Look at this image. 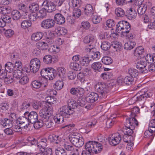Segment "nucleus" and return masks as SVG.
Segmentation results:
<instances>
[{
	"instance_id": "dca6fc26",
	"label": "nucleus",
	"mask_w": 155,
	"mask_h": 155,
	"mask_svg": "<svg viewBox=\"0 0 155 155\" xmlns=\"http://www.w3.org/2000/svg\"><path fill=\"white\" fill-rule=\"evenodd\" d=\"M17 121L19 122V124L21 126V127L26 130H28L29 125V122L28 120L27 117L22 116L19 117L17 119Z\"/></svg>"
},
{
	"instance_id": "4d7b16f0",
	"label": "nucleus",
	"mask_w": 155,
	"mask_h": 155,
	"mask_svg": "<svg viewBox=\"0 0 155 155\" xmlns=\"http://www.w3.org/2000/svg\"><path fill=\"white\" fill-rule=\"evenodd\" d=\"M101 77L104 80H108L112 77V74L109 72L102 73L101 74Z\"/></svg>"
},
{
	"instance_id": "c85d7f7f",
	"label": "nucleus",
	"mask_w": 155,
	"mask_h": 155,
	"mask_svg": "<svg viewBox=\"0 0 155 155\" xmlns=\"http://www.w3.org/2000/svg\"><path fill=\"white\" fill-rule=\"evenodd\" d=\"M60 146L58 145L53 148L55 149L56 155H67L65 150L63 148L60 147Z\"/></svg>"
},
{
	"instance_id": "cd10ccee",
	"label": "nucleus",
	"mask_w": 155,
	"mask_h": 155,
	"mask_svg": "<svg viewBox=\"0 0 155 155\" xmlns=\"http://www.w3.org/2000/svg\"><path fill=\"white\" fill-rule=\"evenodd\" d=\"M127 14L126 15L129 20L134 19L136 16L137 13L132 8H130L127 11Z\"/></svg>"
},
{
	"instance_id": "a211bd4d",
	"label": "nucleus",
	"mask_w": 155,
	"mask_h": 155,
	"mask_svg": "<svg viewBox=\"0 0 155 155\" xmlns=\"http://www.w3.org/2000/svg\"><path fill=\"white\" fill-rule=\"evenodd\" d=\"M56 59L55 57L52 56L49 54L45 55L43 58V62L47 64H50L54 63Z\"/></svg>"
},
{
	"instance_id": "49530a36",
	"label": "nucleus",
	"mask_w": 155,
	"mask_h": 155,
	"mask_svg": "<svg viewBox=\"0 0 155 155\" xmlns=\"http://www.w3.org/2000/svg\"><path fill=\"white\" fill-rule=\"evenodd\" d=\"M134 82V78L130 76H127L124 78V83L127 85H130L133 84Z\"/></svg>"
},
{
	"instance_id": "2f4dec72",
	"label": "nucleus",
	"mask_w": 155,
	"mask_h": 155,
	"mask_svg": "<svg viewBox=\"0 0 155 155\" xmlns=\"http://www.w3.org/2000/svg\"><path fill=\"white\" fill-rule=\"evenodd\" d=\"M47 74L46 75V79L52 80L54 77V69L52 68H48Z\"/></svg>"
},
{
	"instance_id": "37998d69",
	"label": "nucleus",
	"mask_w": 155,
	"mask_h": 155,
	"mask_svg": "<svg viewBox=\"0 0 155 155\" xmlns=\"http://www.w3.org/2000/svg\"><path fill=\"white\" fill-rule=\"evenodd\" d=\"M29 8V10L32 13L38 11L39 9L38 4L35 3H32L30 5Z\"/></svg>"
},
{
	"instance_id": "f8f14e48",
	"label": "nucleus",
	"mask_w": 155,
	"mask_h": 155,
	"mask_svg": "<svg viewBox=\"0 0 155 155\" xmlns=\"http://www.w3.org/2000/svg\"><path fill=\"white\" fill-rule=\"evenodd\" d=\"M64 147L65 149L70 152L71 155H78V149L72 143L66 142L64 144Z\"/></svg>"
},
{
	"instance_id": "f257e3e1",
	"label": "nucleus",
	"mask_w": 155,
	"mask_h": 155,
	"mask_svg": "<svg viewBox=\"0 0 155 155\" xmlns=\"http://www.w3.org/2000/svg\"><path fill=\"white\" fill-rule=\"evenodd\" d=\"M74 113L73 109L68 106H62L59 109L58 114L54 118V120L55 123L59 124L64 121V117L69 118Z\"/></svg>"
},
{
	"instance_id": "69168bd1",
	"label": "nucleus",
	"mask_w": 155,
	"mask_h": 155,
	"mask_svg": "<svg viewBox=\"0 0 155 155\" xmlns=\"http://www.w3.org/2000/svg\"><path fill=\"white\" fill-rule=\"evenodd\" d=\"M9 108L7 103H2L0 104V111L2 112H5Z\"/></svg>"
},
{
	"instance_id": "7c9ffc66",
	"label": "nucleus",
	"mask_w": 155,
	"mask_h": 155,
	"mask_svg": "<svg viewBox=\"0 0 155 155\" xmlns=\"http://www.w3.org/2000/svg\"><path fill=\"white\" fill-rule=\"evenodd\" d=\"M135 45L136 43L134 41L130 40L125 43L124 48L126 50H130L133 48Z\"/></svg>"
},
{
	"instance_id": "6ab92c4d",
	"label": "nucleus",
	"mask_w": 155,
	"mask_h": 155,
	"mask_svg": "<svg viewBox=\"0 0 155 155\" xmlns=\"http://www.w3.org/2000/svg\"><path fill=\"white\" fill-rule=\"evenodd\" d=\"M44 36V33L38 31L34 33L31 36L32 41H38L41 40Z\"/></svg>"
},
{
	"instance_id": "ddd939ff",
	"label": "nucleus",
	"mask_w": 155,
	"mask_h": 155,
	"mask_svg": "<svg viewBox=\"0 0 155 155\" xmlns=\"http://www.w3.org/2000/svg\"><path fill=\"white\" fill-rule=\"evenodd\" d=\"M148 90L147 88H144L141 90L140 93V94L139 96H136V97L138 99V102L141 101H144L147 98L150 97L152 95V94L151 92H148Z\"/></svg>"
},
{
	"instance_id": "bf43d9fd",
	"label": "nucleus",
	"mask_w": 155,
	"mask_h": 155,
	"mask_svg": "<svg viewBox=\"0 0 155 155\" xmlns=\"http://www.w3.org/2000/svg\"><path fill=\"white\" fill-rule=\"evenodd\" d=\"M154 134L149 129L146 130L144 133V137L145 138H150L152 140L154 137Z\"/></svg>"
},
{
	"instance_id": "9d476101",
	"label": "nucleus",
	"mask_w": 155,
	"mask_h": 155,
	"mask_svg": "<svg viewBox=\"0 0 155 155\" xmlns=\"http://www.w3.org/2000/svg\"><path fill=\"white\" fill-rule=\"evenodd\" d=\"M36 47L38 48L34 49V53L36 54H39L41 53L40 50H45L47 49L48 48V44L47 43L44 41L39 42L36 44Z\"/></svg>"
},
{
	"instance_id": "72a5a7b5",
	"label": "nucleus",
	"mask_w": 155,
	"mask_h": 155,
	"mask_svg": "<svg viewBox=\"0 0 155 155\" xmlns=\"http://www.w3.org/2000/svg\"><path fill=\"white\" fill-rule=\"evenodd\" d=\"M144 52L143 48L142 46H139L135 49L134 54L135 56L139 57L142 55Z\"/></svg>"
},
{
	"instance_id": "5701e85b",
	"label": "nucleus",
	"mask_w": 155,
	"mask_h": 155,
	"mask_svg": "<svg viewBox=\"0 0 155 155\" xmlns=\"http://www.w3.org/2000/svg\"><path fill=\"white\" fill-rule=\"evenodd\" d=\"M0 125L4 127H12V121L8 119H4L0 120Z\"/></svg>"
},
{
	"instance_id": "5fc2aeb1",
	"label": "nucleus",
	"mask_w": 155,
	"mask_h": 155,
	"mask_svg": "<svg viewBox=\"0 0 155 155\" xmlns=\"http://www.w3.org/2000/svg\"><path fill=\"white\" fill-rule=\"evenodd\" d=\"M81 15V10L77 8H74L73 10L72 16L75 18H77Z\"/></svg>"
},
{
	"instance_id": "864d4df0",
	"label": "nucleus",
	"mask_w": 155,
	"mask_h": 155,
	"mask_svg": "<svg viewBox=\"0 0 155 155\" xmlns=\"http://www.w3.org/2000/svg\"><path fill=\"white\" fill-rule=\"evenodd\" d=\"M115 13L118 17H122L125 14L124 11L121 8H118L115 9Z\"/></svg>"
},
{
	"instance_id": "6e6552de",
	"label": "nucleus",
	"mask_w": 155,
	"mask_h": 155,
	"mask_svg": "<svg viewBox=\"0 0 155 155\" xmlns=\"http://www.w3.org/2000/svg\"><path fill=\"white\" fill-rule=\"evenodd\" d=\"M41 61L39 59L35 58L32 59L29 63V68L31 72L35 73L39 70L41 66Z\"/></svg>"
},
{
	"instance_id": "f03ea898",
	"label": "nucleus",
	"mask_w": 155,
	"mask_h": 155,
	"mask_svg": "<svg viewBox=\"0 0 155 155\" xmlns=\"http://www.w3.org/2000/svg\"><path fill=\"white\" fill-rule=\"evenodd\" d=\"M138 125L137 121L134 119H127L125 126L123 128V131L125 134L131 135L133 133V130Z\"/></svg>"
},
{
	"instance_id": "f704fd0d",
	"label": "nucleus",
	"mask_w": 155,
	"mask_h": 155,
	"mask_svg": "<svg viewBox=\"0 0 155 155\" xmlns=\"http://www.w3.org/2000/svg\"><path fill=\"white\" fill-rule=\"evenodd\" d=\"M5 66L6 71L9 73L11 72L14 69V65L11 62H7Z\"/></svg>"
},
{
	"instance_id": "603ef678",
	"label": "nucleus",
	"mask_w": 155,
	"mask_h": 155,
	"mask_svg": "<svg viewBox=\"0 0 155 155\" xmlns=\"http://www.w3.org/2000/svg\"><path fill=\"white\" fill-rule=\"evenodd\" d=\"M64 86V83L62 81H58L55 83L54 87L57 90H60Z\"/></svg>"
},
{
	"instance_id": "39448f33",
	"label": "nucleus",
	"mask_w": 155,
	"mask_h": 155,
	"mask_svg": "<svg viewBox=\"0 0 155 155\" xmlns=\"http://www.w3.org/2000/svg\"><path fill=\"white\" fill-rule=\"evenodd\" d=\"M131 29V27L129 22L125 21H119L116 25V31L120 33L119 31H121V32L123 34L128 33Z\"/></svg>"
},
{
	"instance_id": "4be33fe9",
	"label": "nucleus",
	"mask_w": 155,
	"mask_h": 155,
	"mask_svg": "<svg viewBox=\"0 0 155 155\" xmlns=\"http://www.w3.org/2000/svg\"><path fill=\"white\" fill-rule=\"evenodd\" d=\"M142 2H143L142 1L140 2V5L137 6V12L138 14L140 15H142L144 14L147 9V5L143 4H142Z\"/></svg>"
},
{
	"instance_id": "1a4fd4ad",
	"label": "nucleus",
	"mask_w": 155,
	"mask_h": 155,
	"mask_svg": "<svg viewBox=\"0 0 155 155\" xmlns=\"http://www.w3.org/2000/svg\"><path fill=\"white\" fill-rule=\"evenodd\" d=\"M121 140V136L118 133L110 135L108 139L110 144L113 146H115L119 144Z\"/></svg>"
},
{
	"instance_id": "de8ad7c7",
	"label": "nucleus",
	"mask_w": 155,
	"mask_h": 155,
	"mask_svg": "<svg viewBox=\"0 0 155 155\" xmlns=\"http://www.w3.org/2000/svg\"><path fill=\"white\" fill-rule=\"evenodd\" d=\"M102 62L105 65H109L113 62V60L110 57L108 56H105L101 59Z\"/></svg>"
},
{
	"instance_id": "9b49d317",
	"label": "nucleus",
	"mask_w": 155,
	"mask_h": 155,
	"mask_svg": "<svg viewBox=\"0 0 155 155\" xmlns=\"http://www.w3.org/2000/svg\"><path fill=\"white\" fill-rule=\"evenodd\" d=\"M24 116L27 117L29 123L33 124L38 120V116L35 112L32 111L29 113L28 111H26L24 114Z\"/></svg>"
},
{
	"instance_id": "09e8293b",
	"label": "nucleus",
	"mask_w": 155,
	"mask_h": 155,
	"mask_svg": "<svg viewBox=\"0 0 155 155\" xmlns=\"http://www.w3.org/2000/svg\"><path fill=\"white\" fill-rule=\"evenodd\" d=\"M115 123L116 121L114 117L108 119L106 122V127L107 128H110Z\"/></svg>"
},
{
	"instance_id": "8fccbe9b",
	"label": "nucleus",
	"mask_w": 155,
	"mask_h": 155,
	"mask_svg": "<svg viewBox=\"0 0 155 155\" xmlns=\"http://www.w3.org/2000/svg\"><path fill=\"white\" fill-rule=\"evenodd\" d=\"M46 10L44 8H42L37 13L38 17V18H42L45 17L47 15Z\"/></svg>"
},
{
	"instance_id": "423d86ee",
	"label": "nucleus",
	"mask_w": 155,
	"mask_h": 155,
	"mask_svg": "<svg viewBox=\"0 0 155 155\" xmlns=\"http://www.w3.org/2000/svg\"><path fill=\"white\" fill-rule=\"evenodd\" d=\"M53 112L52 105L48 104H45L44 106L39 112L40 116L46 120L49 119Z\"/></svg>"
},
{
	"instance_id": "58836bf2",
	"label": "nucleus",
	"mask_w": 155,
	"mask_h": 155,
	"mask_svg": "<svg viewBox=\"0 0 155 155\" xmlns=\"http://www.w3.org/2000/svg\"><path fill=\"white\" fill-rule=\"evenodd\" d=\"M89 54L91 58L95 60H98L100 57V54L98 51L95 52L94 50Z\"/></svg>"
},
{
	"instance_id": "79ce46f5",
	"label": "nucleus",
	"mask_w": 155,
	"mask_h": 155,
	"mask_svg": "<svg viewBox=\"0 0 155 155\" xmlns=\"http://www.w3.org/2000/svg\"><path fill=\"white\" fill-rule=\"evenodd\" d=\"M92 17V20L93 23L97 24L100 22L102 19L100 16L96 14H93Z\"/></svg>"
},
{
	"instance_id": "774afa93",
	"label": "nucleus",
	"mask_w": 155,
	"mask_h": 155,
	"mask_svg": "<svg viewBox=\"0 0 155 155\" xmlns=\"http://www.w3.org/2000/svg\"><path fill=\"white\" fill-rule=\"evenodd\" d=\"M41 83L38 81L35 80L31 83V85L33 88L38 89L41 86Z\"/></svg>"
},
{
	"instance_id": "338daca9",
	"label": "nucleus",
	"mask_w": 155,
	"mask_h": 155,
	"mask_svg": "<svg viewBox=\"0 0 155 155\" xmlns=\"http://www.w3.org/2000/svg\"><path fill=\"white\" fill-rule=\"evenodd\" d=\"M123 140L124 142L127 143L130 141H134V139L131 135L125 134L123 136Z\"/></svg>"
},
{
	"instance_id": "a19ab883",
	"label": "nucleus",
	"mask_w": 155,
	"mask_h": 155,
	"mask_svg": "<svg viewBox=\"0 0 155 155\" xmlns=\"http://www.w3.org/2000/svg\"><path fill=\"white\" fill-rule=\"evenodd\" d=\"M129 74L130 75V76L134 78L136 77L138 74V71L134 68H130L128 71Z\"/></svg>"
},
{
	"instance_id": "473e14b6",
	"label": "nucleus",
	"mask_w": 155,
	"mask_h": 155,
	"mask_svg": "<svg viewBox=\"0 0 155 155\" xmlns=\"http://www.w3.org/2000/svg\"><path fill=\"white\" fill-rule=\"evenodd\" d=\"M23 74V72L19 69L14 70L13 72V78L15 79H19Z\"/></svg>"
},
{
	"instance_id": "c9c22d12",
	"label": "nucleus",
	"mask_w": 155,
	"mask_h": 155,
	"mask_svg": "<svg viewBox=\"0 0 155 155\" xmlns=\"http://www.w3.org/2000/svg\"><path fill=\"white\" fill-rule=\"evenodd\" d=\"M47 140L46 138L42 139L37 144V147L38 148H41L43 149L45 148L47 145Z\"/></svg>"
},
{
	"instance_id": "b1692460",
	"label": "nucleus",
	"mask_w": 155,
	"mask_h": 155,
	"mask_svg": "<svg viewBox=\"0 0 155 155\" xmlns=\"http://www.w3.org/2000/svg\"><path fill=\"white\" fill-rule=\"evenodd\" d=\"M66 69L63 67H58L57 70V73L58 76L62 79L66 76Z\"/></svg>"
},
{
	"instance_id": "7ed1b4c3",
	"label": "nucleus",
	"mask_w": 155,
	"mask_h": 155,
	"mask_svg": "<svg viewBox=\"0 0 155 155\" xmlns=\"http://www.w3.org/2000/svg\"><path fill=\"white\" fill-rule=\"evenodd\" d=\"M86 150L95 153L96 154L100 153L103 149L101 144L95 141H89L85 145Z\"/></svg>"
},
{
	"instance_id": "bb28decb",
	"label": "nucleus",
	"mask_w": 155,
	"mask_h": 155,
	"mask_svg": "<svg viewBox=\"0 0 155 155\" xmlns=\"http://www.w3.org/2000/svg\"><path fill=\"white\" fill-rule=\"evenodd\" d=\"M84 12L85 15L90 16L94 13V10L92 6L90 4L86 5L84 9Z\"/></svg>"
},
{
	"instance_id": "680f3d73",
	"label": "nucleus",
	"mask_w": 155,
	"mask_h": 155,
	"mask_svg": "<svg viewBox=\"0 0 155 155\" xmlns=\"http://www.w3.org/2000/svg\"><path fill=\"white\" fill-rule=\"evenodd\" d=\"M33 124L34 127L36 129H38L41 127L43 125V121L41 120H37Z\"/></svg>"
},
{
	"instance_id": "a878e982",
	"label": "nucleus",
	"mask_w": 155,
	"mask_h": 155,
	"mask_svg": "<svg viewBox=\"0 0 155 155\" xmlns=\"http://www.w3.org/2000/svg\"><path fill=\"white\" fill-rule=\"evenodd\" d=\"M92 68L95 72H100L102 69V64L99 62L93 63L91 65Z\"/></svg>"
},
{
	"instance_id": "aec40b11",
	"label": "nucleus",
	"mask_w": 155,
	"mask_h": 155,
	"mask_svg": "<svg viewBox=\"0 0 155 155\" xmlns=\"http://www.w3.org/2000/svg\"><path fill=\"white\" fill-rule=\"evenodd\" d=\"M54 19L56 23L59 25H61L64 23L65 21L64 17L61 14H56L54 16Z\"/></svg>"
},
{
	"instance_id": "a18cd8bd",
	"label": "nucleus",
	"mask_w": 155,
	"mask_h": 155,
	"mask_svg": "<svg viewBox=\"0 0 155 155\" xmlns=\"http://www.w3.org/2000/svg\"><path fill=\"white\" fill-rule=\"evenodd\" d=\"M90 60L87 57H83L81 58L80 60V63L83 66H86L89 64Z\"/></svg>"
},
{
	"instance_id": "f3484780",
	"label": "nucleus",
	"mask_w": 155,
	"mask_h": 155,
	"mask_svg": "<svg viewBox=\"0 0 155 155\" xmlns=\"http://www.w3.org/2000/svg\"><path fill=\"white\" fill-rule=\"evenodd\" d=\"M70 93L73 95L81 97L82 96L84 93V89L81 87L72 88L70 90Z\"/></svg>"
},
{
	"instance_id": "052dcab7",
	"label": "nucleus",
	"mask_w": 155,
	"mask_h": 155,
	"mask_svg": "<svg viewBox=\"0 0 155 155\" xmlns=\"http://www.w3.org/2000/svg\"><path fill=\"white\" fill-rule=\"evenodd\" d=\"M79 0H70L69 3L70 7L75 8L79 5Z\"/></svg>"
},
{
	"instance_id": "412c9836",
	"label": "nucleus",
	"mask_w": 155,
	"mask_h": 155,
	"mask_svg": "<svg viewBox=\"0 0 155 155\" xmlns=\"http://www.w3.org/2000/svg\"><path fill=\"white\" fill-rule=\"evenodd\" d=\"M99 97L97 93L91 92L87 97L86 100L89 102L93 103L97 101Z\"/></svg>"
},
{
	"instance_id": "0e129e2a",
	"label": "nucleus",
	"mask_w": 155,
	"mask_h": 155,
	"mask_svg": "<svg viewBox=\"0 0 155 155\" xmlns=\"http://www.w3.org/2000/svg\"><path fill=\"white\" fill-rule=\"evenodd\" d=\"M91 25L90 23L88 21H83L81 23V28L85 29L87 30L90 27Z\"/></svg>"
},
{
	"instance_id": "3c124183",
	"label": "nucleus",
	"mask_w": 155,
	"mask_h": 155,
	"mask_svg": "<svg viewBox=\"0 0 155 155\" xmlns=\"http://www.w3.org/2000/svg\"><path fill=\"white\" fill-rule=\"evenodd\" d=\"M19 80V83L23 85L27 84L29 81L28 77L24 74Z\"/></svg>"
},
{
	"instance_id": "e2e57ef3",
	"label": "nucleus",
	"mask_w": 155,
	"mask_h": 155,
	"mask_svg": "<svg viewBox=\"0 0 155 155\" xmlns=\"http://www.w3.org/2000/svg\"><path fill=\"white\" fill-rule=\"evenodd\" d=\"M60 50V48L57 46L53 45L51 46L49 49V51L50 52L58 53L59 52Z\"/></svg>"
},
{
	"instance_id": "20e7f679",
	"label": "nucleus",
	"mask_w": 155,
	"mask_h": 155,
	"mask_svg": "<svg viewBox=\"0 0 155 155\" xmlns=\"http://www.w3.org/2000/svg\"><path fill=\"white\" fill-rule=\"evenodd\" d=\"M94 87L95 91L99 93L101 98H103L106 96V94L109 91L108 86L104 82L97 83L94 85Z\"/></svg>"
},
{
	"instance_id": "0eeeda50",
	"label": "nucleus",
	"mask_w": 155,
	"mask_h": 155,
	"mask_svg": "<svg viewBox=\"0 0 155 155\" xmlns=\"http://www.w3.org/2000/svg\"><path fill=\"white\" fill-rule=\"evenodd\" d=\"M80 134L76 133L74 135L72 134L69 138L71 143L75 146L81 147L84 144L83 139L79 136Z\"/></svg>"
},
{
	"instance_id": "c756f323",
	"label": "nucleus",
	"mask_w": 155,
	"mask_h": 155,
	"mask_svg": "<svg viewBox=\"0 0 155 155\" xmlns=\"http://www.w3.org/2000/svg\"><path fill=\"white\" fill-rule=\"evenodd\" d=\"M55 31L58 35H64L67 33V30L65 28L60 26L56 28Z\"/></svg>"
},
{
	"instance_id": "2eb2a0df",
	"label": "nucleus",
	"mask_w": 155,
	"mask_h": 155,
	"mask_svg": "<svg viewBox=\"0 0 155 155\" xmlns=\"http://www.w3.org/2000/svg\"><path fill=\"white\" fill-rule=\"evenodd\" d=\"M55 23L53 20L49 18L42 21L41 24V27L44 29H49L54 26Z\"/></svg>"
},
{
	"instance_id": "6e6d98bb",
	"label": "nucleus",
	"mask_w": 155,
	"mask_h": 155,
	"mask_svg": "<svg viewBox=\"0 0 155 155\" xmlns=\"http://www.w3.org/2000/svg\"><path fill=\"white\" fill-rule=\"evenodd\" d=\"M55 7L54 3L52 2H51L47 8H45L48 12H51L55 10Z\"/></svg>"
},
{
	"instance_id": "c03bdc74",
	"label": "nucleus",
	"mask_w": 155,
	"mask_h": 155,
	"mask_svg": "<svg viewBox=\"0 0 155 155\" xmlns=\"http://www.w3.org/2000/svg\"><path fill=\"white\" fill-rule=\"evenodd\" d=\"M70 67L71 69L76 71L81 70V67L78 63L76 62H72L70 65Z\"/></svg>"
},
{
	"instance_id": "4c0bfd02",
	"label": "nucleus",
	"mask_w": 155,
	"mask_h": 155,
	"mask_svg": "<svg viewBox=\"0 0 155 155\" xmlns=\"http://www.w3.org/2000/svg\"><path fill=\"white\" fill-rule=\"evenodd\" d=\"M11 15L13 20H17L21 17V14L20 12L17 10H14L11 13Z\"/></svg>"
},
{
	"instance_id": "13d9d810",
	"label": "nucleus",
	"mask_w": 155,
	"mask_h": 155,
	"mask_svg": "<svg viewBox=\"0 0 155 155\" xmlns=\"http://www.w3.org/2000/svg\"><path fill=\"white\" fill-rule=\"evenodd\" d=\"M101 48L104 51L108 50L110 47V45L109 43L107 41L103 42L101 46Z\"/></svg>"
},
{
	"instance_id": "ea45409f",
	"label": "nucleus",
	"mask_w": 155,
	"mask_h": 155,
	"mask_svg": "<svg viewBox=\"0 0 155 155\" xmlns=\"http://www.w3.org/2000/svg\"><path fill=\"white\" fill-rule=\"evenodd\" d=\"M21 25L22 28L25 29L28 28L31 26V23L30 20H26L21 22Z\"/></svg>"
},
{
	"instance_id": "393cba45",
	"label": "nucleus",
	"mask_w": 155,
	"mask_h": 155,
	"mask_svg": "<svg viewBox=\"0 0 155 155\" xmlns=\"http://www.w3.org/2000/svg\"><path fill=\"white\" fill-rule=\"evenodd\" d=\"M139 111L140 109L137 107H134L132 109L130 117L127 118V119H134L135 120V121H137L135 117L137 116V114L139 113Z\"/></svg>"
},
{
	"instance_id": "4468645a",
	"label": "nucleus",
	"mask_w": 155,
	"mask_h": 155,
	"mask_svg": "<svg viewBox=\"0 0 155 155\" xmlns=\"http://www.w3.org/2000/svg\"><path fill=\"white\" fill-rule=\"evenodd\" d=\"M48 140L50 142L54 143V147L58 145H59V146L62 145V143L61 141V139L58 136L55 135H49L48 137Z\"/></svg>"
},
{
	"instance_id": "e433bc0d",
	"label": "nucleus",
	"mask_w": 155,
	"mask_h": 155,
	"mask_svg": "<svg viewBox=\"0 0 155 155\" xmlns=\"http://www.w3.org/2000/svg\"><path fill=\"white\" fill-rule=\"evenodd\" d=\"M147 65V62L146 61L140 60L137 62L136 67L138 69H143L145 68Z\"/></svg>"
}]
</instances>
